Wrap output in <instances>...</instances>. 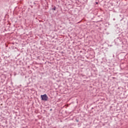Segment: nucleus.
Masks as SVG:
<instances>
[{
	"label": "nucleus",
	"instance_id": "nucleus-5",
	"mask_svg": "<svg viewBox=\"0 0 128 128\" xmlns=\"http://www.w3.org/2000/svg\"><path fill=\"white\" fill-rule=\"evenodd\" d=\"M78 24H80V22H78Z\"/></svg>",
	"mask_w": 128,
	"mask_h": 128
},
{
	"label": "nucleus",
	"instance_id": "nucleus-1",
	"mask_svg": "<svg viewBox=\"0 0 128 128\" xmlns=\"http://www.w3.org/2000/svg\"><path fill=\"white\" fill-rule=\"evenodd\" d=\"M41 98L42 100L46 101L48 100V96H46V94L41 95Z\"/></svg>",
	"mask_w": 128,
	"mask_h": 128
},
{
	"label": "nucleus",
	"instance_id": "nucleus-3",
	"mask_svg": "<svg viewBox=\"0 0 128 128\" xmlns=\"http://www.w3.org/2000/svg\"><path fill=\"white\" fill-rule=\"evenodd\" d=\"M96 4H98V2H96Z\"/></svg>",
	"mask_w": 128,
	"mask_h": 128
},
{
	"label": "nucleus",
	"instance_id": "nucleus-2",
	"mask_svg": "<svg viewBox=\"0 0 128 128\" xmlns=\"http://www.w3.org/2000/svg\"><path fill=\"white\" fill-rule=\"evenodd\" d=\"M52 10H56V8L54 6Z\"/></svg>",
	"mask_w": 128,
	"mask_h": 128
},
{
	"label": "nucleus",
	"instance_id": "nucleus-4",
	"mask_svg": "<svg viewBox=\"0 0 128 128\" xmlns=\"http://www.w3.org/2000/svg\"><path fill=\"white\" fill-rule=\"evenodd\" d=\"M50 110H52V109H50Z\"/></svg>",
	"mask_w": 128,
	"mask_h": 128
}]
</instances>
